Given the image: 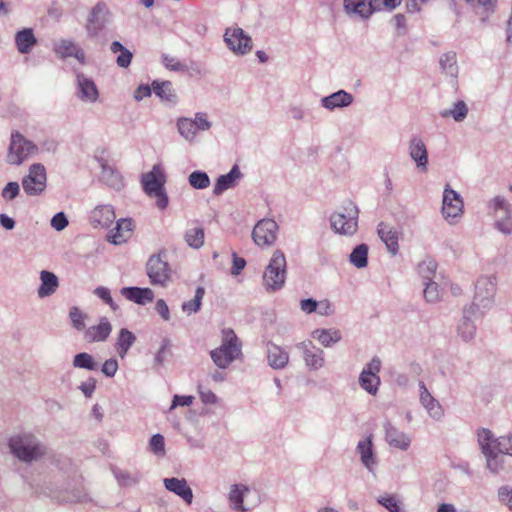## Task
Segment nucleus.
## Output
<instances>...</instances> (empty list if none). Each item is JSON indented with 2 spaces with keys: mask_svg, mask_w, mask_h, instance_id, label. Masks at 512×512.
<instances>
[{
  "mask_svg": "<svg viewBox=\"0 0 512 512\" xmlns=\"http://www.w3.org/2000/svg\"><path fill=\"white\" fill-rule=\"evenodd\" d=\"M111 20V12L104 2H98L90 11L86 32L88 37L94 38L109 24Z\"/></svg>",
  "mask_w": 512,
  "mask_h": 512,
  "instance_id": "obj_13",
  "label": "nucleus"
},
{
  "mask_svg": "<svg viewBox=\"0 0 512 512\" xmlns=\"http://www.w3.org/2000/svg\"><path fill=\"white\" fill-rule=\"evenodd\" d=\"M377 503L389 512H403L401 508V501L396 495L384 494L377 498Z\"/></svg>",
  "mask_w": 512,
  "mask_h": 512,
  "instance_id": "obj_54",
  "label": "nucleus"
},
{
  "mask_svg": "<svg viewBox=\"0 0 512 512\" xmlns=\"http://www.w3.org/2000/svg\"><path fill=\"white\" fill-rule=\"evenodd\" d=\"M243 177L242 172L237 164L233 165L230 171L220 175L214 184L213 194L219 196L226 190L234 188L238 181Z\"/></svg>",
  "mask_w": 512,
  "mask_h": 512,
  "instance_id": "obj_26",
  "label": "nucleus"
},
{
  "mask_svg": "<svg viewBox=\"0 0 512 512\" xmlns=\"http://www.w3.org/2000/svg\"><path fill=\"white\" fill-rule=\"evenodd\" d=\"M205 294V289L201 286L197 287L195 291L194 298L192 300L186 301L182 304V310L187 314L196 313L200 310L202 299Z\"/></svg>",
  "mask_w": 512,
  "mask_h": 512,
  "instance_id": "obj_51",
  "label": "nucleus"
},
{
  "mask_svg": "<svg viewBox=\"0 0 512 512\" xmlns=\"http://www.w3.org/2000/svg\"><path fill=\"white\" fill-rule=\"evenodd\" d=\"M266 347L268 365L275 370L284 369L289 362L288 352L272 341L267 342Z\"/></svg>",
  "mask_w": 512,
  "mask_h": 512,
  "instance_id": "obj_30",
  "label": "nucleus"
},
{
  "mask_svg": "<svg viewBox=\"0 0 512 512\" xmlns=\"http://www.w3.org/2000/svg\"><path fill=\"white\" fill-rule=\"evenodd\" d=\"M115 220V212L111 205H98L90 213V222L94 228H106Z\"/></svg>",
  "mask_w": 512,
  "mask_h": 512,
  "instance_id": "obj_32",
  "label": "nucleus"
},
{
  "mask_svg": "<svg viewBox=\"0 0 512 512\" xmlns=\"http://www.w3.org/2000/svg\"><path fill=\"white\" fill-rule=\"evenodd\" d=\"M76 95L86 103H95L99 98V91L94 80L84 73L76 71Z\"/></svg>",
  "mask_w": 512,
  "mask_h": 512,
  "instance_id": "obj_17",
  "label": "nucleus"
},
{
  "mask_svg": "<svg viewBox=\"0 0 512 512\" xmlns=\"http://www.w3.org/2000/svg\"><path fill=\"white\" fill-rule=\"evenodd\" d=\"M368 251L369 247L367 244L361 243L357 245L349 256L350 263L358 269L365 268L368 264Z\"/></svg>",
  "mask_w": 512,
  "mask_h": 512,
  "instance_id": "obj_43",
  "label": "nucleus"
},
{
  "mask_svg": "<svg viewBox=\"0 0 512 512\" xmlns=\"http://www.w3.org/2000/svg\"><path fill=\"white\" fill-rule=\"evenodd\" d=\"M353 95L343 89H340L328 96L321 98V106L328 111L343 109L349 107L353 103Z\"/></svg>",
  "mask_w": 512,
  "mask_h": 512,
  "instance_id": "obj_24",
  "label": "nucleus"
},
{
  "mask_svg": "<svg viewBox=\"0 0 512 512\" xmlns=\"http://www.w3.org/2000/svg\"><path fill=\"white\" fill-rule=\"evenodd\" d=\"M408 152L416 167L426 171L428 166V151L424 141L419 136H413L408 145Z\"/></svg>",
  "mask_w": 512,
  "mask_h": 512,
  "instance_id": "obj_23",
  "label": "nucleus"
},
{
  "mask_svg": "<svg viewBox=\"0 0 512 512\" xmlns=\"http://www.w3.org/2000/svg\"><path fill=\"white\" fill-rule=\"evenodd\" d=\"M359 385L370 395H376L380 386V377L367 375V373H360Z\"/></svg>",
  "mask_w": 512,
  "mask_h": 512,
  "instance_id": "obj_50",
  "label": "nucleus"
},
{
  "mask_svg": "<svg viewBox=\"0 0 512 512\" xmlns=\"http://www.w3.org/2000/svg\"><path fill=\"white\" fill-rule=\"evenodd\" d=\"M39 152V147L28 140L19 131H13L10 136L6 162L10 165H21L29 156Z\"/></svg>",
  "mask_w": 512,
  "mask_h": 512,
  "instance_id": "obj_8",
  "label": "nucleus"
},
{
  "mask_svg": "<svg viewBox=\"0 0 512 512\" xmlns=\"http://www.w3.org/2000/svg\"><path fill=\"white\" fill-rule=\"evenodd\" d=\"M94 294L99 297L105 304H107L113 311L118 309V305L111 297L110 290L107 287L99 286L95 288Z\"/></svg>",
  "mask_w": 512,
  "mask_h": 512,
  "instance_id": "obj_58",
  "label": "nucleus"
},
{
  "mask_svg": "<svg viewBox=\"0 0 512 512\" xmlns=\"http://www.w3.org/2000/svg\"><path fill=\"white\" fill-rule=\"evenodd\" d=\"M419 400L431 418L440 421L444 416V409L437 399L427 389L423 381L419 382Z\"/></svg>",
  "mask_w": 512,
  "mask_h": 512,
  "instance_id": "obj_19",
  "label": "nucleus"
},
{
  "mask_svg": "<svg viewBox=\"0 0 512 512\" xmlns=\"http://www.w3.org/2000/svg\"><path fill=\"white\" fill-rule=\"evenodd\" d=\"M112 473L118 484L122 487H128L137 484L140 481L139 474H131L117 467L112 468Z\"/></svg>",
  "mask_w": 512,
  "mask_h": 512,
  "instance_id": "obj_48",
  "label": "nucleus"
},
{
  "mask_svg": "<svg viewBox=\"0 0 512 512\" xmlns=\"http://www.w3.org/2000/svg\"><path fill=\"white\" fill-rule=\"evenodd\" d=\"M504 440L505 437L496 438L489 429L479 428L477 430V441L483 455L495 451L503 452L505 445Z\"/></svg>",
  "mask_w": 512,
  "mask_h": 512,
  "instance_id": "obj_20",
  "label": "nucleus"
},
{
  "mask_svg": "<svg viewBox=\"0 0 512 512\" xmlns=\"http://www.w3.org/2000/svg\"><path fill=\"white\" fill-rule=\"evenodd\" d=\"M149 446L153 453H155L157 455L165 454V440L161 434H159V433L154 434L150 438Z\"/></svg>",
  "mask_w": 512,
  "mask_h": 512,
  "instance_id": "obj_59",
  "label": "nucleus"
},
{
  "mask_svg": "<svg viewBox=\"0 0 512 512\" xmlns=\"http://www.w3.org/2000/svg\"><path fill=\"white\" fill-rule=\"evenodd\" d=\"M380 369H381V360L375 356L370 360V362H368L364 366L361 373H363V374L367 373V375L379 377L378 373L380 372Z\"/></svg>",
  "mask_w": 512,
  "mask_h": 512,
  "instance_id": "obj_63",
  "label": "nucleus"
},
{
  "mask_svg": "<svg viewBox=\"0 0 512 512\" xmlns=\"http://www.w3.org/2000/svg\"><path fill=\"white\" fill-rule=\"evenodd\" d=\"M472 317H480L478 312L474 310V306L464 307L463 317L457 327L458 334L464 341H470L475 336L476 326Z\"/></svg>",
  "mask_w": 512,
  "mask_h": 512,
  "instance_id": "obj_27",
  "label": "nucleus"
},
{
  "mask_svg": "<svg viewBox=\"0 0 512 512\" xmlns=\"http://www.w3.org/2000/svg\"><path fill=\"white\" fill-rule=\"evenodd\" d=\"M188 182L194 189L203 190L209 187L210 178L206 172L196 170L189 175Z\"/></svg>",
  "mask_w": 512,
  "mask_h": 512,
  "instance_id": "obj_52",
  "label": "nucleus"
},
{
  "mask_svg": "<svg viewBox=\"0 0 512 512\" xmlns=\"http://www.w3.org/2000/svg\"><path fill=\"white\" fill-rule=\"evenodd\" d=\"M437 263L433 259H425L417 266V272L423 283L436 278Z\"/></svg>",
  "mask_w": 512,
  "mask_h": 512,
  "instance_id": "obj_45",
  "label": "nucleus"
},
{
  "mask_svg": "<svg viewBox=\"0 0 512 512\" xmlns=\"http://www.w3.org/2000/svg\"><path fill=\"white\" fill-rule=\"evenodd\" d=\"M120 294L127 300L138 305L151 303L155 298L153 290L148 287H123L120 290Z\"/></svg>",
  "mask_w": 512,
  "mask_h": 512,
  "instance_id": "obj_28",
  "label": "nucleus"
},
{
  "mask_svg": "<svg viewBox=\"0 0 512 512\" xmlns=\"http://www.w3.org/2000/svg\"><path fill=\"white\" fill-rule=\"evenodd\" d=\"M8 446L20 461L31 463L46 454V446L32 433H19L10 437Z\"/></svg>",
  "mask_w": 512,
  "mask_h": 512,
  "instance_id": "obj_1",
  "label": "nucleus"
},
{
  "mask_svg": "<svg viewBox=\"0 0 512 512\" xmlns=\"http://www.w3.org/2000/svg\"><path fill=\"white\" fill-rule=\"evenodd\" d=\"M504 452L495 451L484 455L486 458V467L493 474H499L504 470Z\"/></svg>",
  "mask_w": 512,
  "mask_h": 512,
  "instance_id": "obj_47",
  "label": "nucleus"
},
{
  "mask_svg": "<svg viewBox=\"0 0 512 512\" xmlns=\"http://www.w3.org/2000/svg\"><path fill=\"white\" fill-rule=\"evenodd\" d=\"M441 72L451 79L455 80L458 76L459 67L457 55L454 51H448L439 58Z\"/></svg>",
  "mask_w": 512,
  "mask_h": 512,
  "instance_id": "obj_39",
  "label": "nucleus"
},
{
  "mask_svg": "<svg viewBox=\"0 0 512 512\" xmlns=\"http://www.w3.org/2000/svg\"><path fill=\"white\" fill-rule=\"evenodd\" d=\"M136 342V336L127 328H121L118 332L117 340L115 343V350L121 359H124L129 349Z\"/></svg>",
  "mask_w": 512,
  "mask_h": 512,
  "instance_id": "obj_38",
  "label": "nucleus"
},
{
  "mask_svg": "<svg viewBox=\"0 0 512 512\" xmlns=\"http://www.w3.org/2000/svg\"><path fill=\"white\" fill-rule=\"evenodd\" d=\"M132 233V222L130 219L121 218L117 221L116 227L109 232V242L119 245L128 240Z\"/></svg>",
  "mask_w": 512,
  "mask_h": 512,
  "instance_id": "obj_35",
  "label": "nucleus"
},
{
  "mask_svg": "<svg viewBox=\"0 0 512 512\" xmlns=\"http://www.w3.org/2000/svg\"><path fill=\"white\" fill-rule=\"evenodd\" d=\"M227 48L236 56H245L253 49V40L242 28L228 27L223 34Z\"/></svg>",
  "mask_w": 512,
  "mask_h": 512,
  "instance_id": "obj_10",
  "label": "nucleus"
},
{
  "mask_svg": "<svg viewBox=\"0 0 512 512\" xmlns=\"http://www.w3.org/2000/svg\"><path fill=\"white\" fill-rule=\"evenodd\" d=\"M163 483H164V487L168 491L174 493L175 495H177L178 497L183 499V501L186 504H188V505L192 504L193 491L188 486L186 479L176 478V477L165 478L163 480Z\"/></svg>",
  "mask_w": 512,
  "mask_h": 512,
  "instance_id": "obj_29",
  "label": "nucleus"
},
{
  "mask_svg": "<svg viewBox=\"0 0 512 512\" xmlns=\"http://www.w3.org/2000/svg\"><path fill=\"white\" fill-rule=\"evenodd\" d=\"M358 207L348 202L330 216L332 230L340 235L350 236L356 233L358 228Z\"/></svg>",
  "mask_w": 512,
  "mask_h": 512,
  "instance_id": "obj_6",
  "label": "nucleus"
},
{
  "mask_svg": "<svg viewBox=\"0 0 512 512\" xmlns=\"http://www.w3.org/2000/svg\"><path fill=\"white\" fill-rule=\"evenodd\" d=\"M496 290V276L483 275L477 279L473 302L470 306H474L479 316H484L493 307Z\"/></svg>",
  "mask_w": 512,
  "mask_h": 512,
  "instance_id": "obj_5",
  "label": "nucleus"
},
{
  "mask_svg": "<svg viewBox=\"0 0 512 512\" xmlns=\"http://www.w3.org/2000/svg\"><path fill=\"white\" fill-rule=\"evenodd\" d=\"M463 199L461 195L447 185L443 191L442 215L449 224H455L463 214Z\"/></svg>",
  "mask_w": 512,
  "mask_h": 512,
  "instance_id": "obj_12",
  "label": "nucleus"
},
{
  "mask_svg": "<svg viewBox=\"0 0 512 512\" xmlns=\"http://www.w3.org/2000/svg\"><path fill=\"white\" fill-rule=\"evenodd\" d=\"M377 233L380 239L385 243L387 250L396 255L399 251V235L398 231L391 225L381 222L378 225Z\"/></svg>",
  "mask_w": 512,
  "mask_h": 512,
  "instance_id": "obj_33",
  "label": "nucleus"
},
{
  "mask_svg": "<svg viewBox=\"0 0 512 512\" xmlns=\"http://www.w3.org/2000/svg\"><path fill=\"white\" fill-rule=\"evenodd\" d=\"M488 208L495 218V228L504 235H511L512 204L503 196H496L488 202Z\"/></svg>",
  "mask_w": 512,
  "mask_h": 512,
  "instance_id": "obj_9",
  "label": "nucleus"
},
{
  "mask_svg": "<svg viewBox=\"0 0 512 512\" xmlns=\"http://www.w3.org/2000/svg\"><path fill=\"white\" fill-rule=\"evenodd\" d=\"M171 346V342L168 338H163L161 342V346L154 357L155 366H162L166 360V354L169 351Z\"/></svg>",
  "mask_w": 512,
  "mask_h": 512,
  "instance_id": "obj_61",
  "label": "nucleus"
},
{
  "mask_svg": "<svg viewBox=\"0 0 512 512\" xmlns=\"http://www.w3.org/2000/svg\"><path fill=\"white\" fill-rule=\"evenodd\" d=\"M53 51L62 60L73 57L82 65L87 62L83 48L70 38H61L54 41Z\"/></svg>",
  "mask_w": 512,
  "mask_h": 512,
  "instance_id": "obj_14",
  "label": "nucleus"
},
{
  "mask_svg": "<svg viewBox=\"0 0 512 512\" xmlns=\"http://www.w3.org/2000/svg\"><path fill=\"white\" fill-rule=\"evenodd\" d=\"M499 501L509 507L512 511V487L505 485L498 489Z\"/></svg>",
  "mask_w": 512,
  "mask_h": 512,
  "instance_id": "obj_64",
  "label": "nucleus"
},
{
  "mask_svg": "<svg viewBox=\"0 0 512 512\" xmlns=\"http://www.w3.org/2000/svg\"><path fill=\"white\" fill-rule=\"evenodd\" d=\"M166 176L160 164H156L152 169L142 174L141 184L143 191L151 198H156V206L160 210L167 208L169 199L165 191Z\"/></svg>",
  "mask_w": 512,
  "mask_h": 512,
  "instance_id": "obj_4",
  "label": "nucleus"
},
{
  "mask_svg": "<svg viewBox=\"0 0 512 512\" xmlns=\"http://www.w3.org/2000/svg\"><path fill=\"white\" fill-rule=\"evenodd\" d=\"M17 49L22 54H28L37 43L36 37L31 28L18 31L15 35Z\"/></svg>",
  "mask_w": 512,
  "mask_h": 512,
  "instance_id": "obj_40",
  "label": "nucleus"
},
{
  "mask_svg": "<svg viewBox=\"0 0 512 512\" xmlns=\"http://www.w3.org/2000/svg\"><path fill=\"white\" fill-rule=\"evenodd\" d=\"M146 274L153 286L167 287L172 281L173 271L166 259V253L152 254L146 263Z\"/></svg>",
  "mask_w": 512,
  "mask_h": 512,
  "instance_id": "obj_7",
  "label": "nucleus"
},
{
  "mask_svg": "<svg viewBox=\"0 0 512 512\" xmlns=\"http://www.w3.org/2000/svg\"><path fill=\"white\" fill-rule=\"evenodd\" d=\"M154 94L161 99V101L176 104L177 95L170 81L154 80L151 83Z\"/></svg>",
  "mask_w": 512,
  "mask_h": 512,
  "instance_id": "obj_37",
  "label": "nucleus"
},
{
  "mask_svg": "<svg viewBox=\"0 0 512 512\" xmlns=\"http://www.w3.org/2000/svg\"><path fill=\"white\" fill-rule=\"evenodd\" d=\"M162 63L167 69L171 71L183 72L186 70V66L184 64H182L175 57H172L170 55L164 54L162 56Z\"/></svg>",
  "mask_w": 512,
  "mask_h": 512,
  "instance_id": "obj_62",
  "label": "nucleus"
},
{
  "mask_svg": "<svg viewBox=\"0 0 512 512\" xmlns=\"http://www.w3.org/2000/svg\"><path fill=\"white\" fill-rule=\"evenodd\" d=\"M343 7L346 15L362 20L370 18L376 11L371 0H344Z\"/></svg>",
  "mask_w": 512,
  "mask_h": 512,
  "instance_id": "obj_21",
  "label": "nucleus"
},
{
  "mask_svg": "<svg viewBox=\"0 0 512 512\" xmlns=\"http://www.w3.org/2000/svg\"><path fill=\"white\" fill-rule=\"evenodd\" d=\"M242 356V342L231 328L221 331V345L210 351V357L219 369H226Z\"/></svg>",
  "mask_w": 512,
  "mask_h": 512,
  "instance_id": "obj_2",
  "label": "nucleus"
},
{
  "mask_svg": "<svg viewBox=\"0 0 512 512\" xmlns=\"http://www.w3.org/2000/svg\"><path fill=\"white\" fill-rule=\"evenodd\" d=\"M196 132L208 131L212 127V123L208 120V116L204 112H197L192 119Z\"/></svg>",
  "mask_w": 512,
  "mask_h": 512,
  "instance_id": "obj_57",
  "label": "nucleus"
},
{
  "mask_svg": "<svg viewBox=\"0 0 512 512\" xmlns=\"http://www.w3.org/2000/svg\"><path fill=\"white\" fill-rule=\"evenodd\" d=\"M295 347L302 352L303 360L309 370H319L324 366V351L311 340L298 342Z\"/></svg>",
  "mask_w": 512,
  "mask_h": 512,
  "instance_id": "obj_15",
  "label": "nucleus"
},
{
  "mask_svg": "<svg viewBox=\"0 0 512 512\" xmlns=\"http://www.w3.org/2000/svg\"><path fill=\"white\" fill-rule=\"evenodd\" d=\"M468 114V107L466 103L462 100L457 101L454 103L453 108L451 109H444L440 111V116L442 118H449L452 117L456 122L463 121Z\"/></svg>",
  "mask_w": 512,
  "mask_h": 512,
  "instance_id": "obj_44",
  "label": "nucleus"
},
{
  "mask_svg": "<svg viewBox=\"0 0 512 512\" xmlns=\"http://www.w3.org/2000/svg\"><path fill=\"white\" fill-rule=\"evenodd\" d=\"M423 285V295L426 301L429 303L438 302L441 298V290L439 288L438 283L435 280H433L424 282Z\"/></svg>",
  "mask_w": 512,
  "mask_h": 512,
  "instance_id": "obj_55",
  "label": "nucleus"
},
{
  "mask_svg": "<svg viewBox=\"0 0 512 512\" xmlns=\"http://www.w3.org/2000/svg\"><path fill=\"white\" fill-rule=\"evenodd\" d=\"M176 125L179 134L186 140L191 141L196 137L197 132L194 128L192 118L180 117L178 118Z\"/></svg>",
  "mask_w": 512,
  "mask_h": 512,
  "instance_id": "obj_49",
  "label": "nucleus"
},
{
  "mask_svg": "<svg viewBox=\"0 0 512 512\" xmlns=\"http://www.w3.org/2000/svg\"><path fill=\"white\" fill-rule=\"evenodd\" d=\"M98 163L101 167V181L116 191L123 189L125 183L121 173L113 166L109 165L107 161L102 158L98 159Z\"/></svg>",
  "mask_w": 512,
  "mask_h": 512,
  "instance_id": "obj_25",
  "label": "nucleus"
},
{
  "mask_svg": "<svg viewBox=\"0 0 512 512\" xmlns=\"http://www.w3.org/2000/svg\"><path fill=\"white\" fill-rule=\"evenodd\" d=\"M383 428L385 432V441L389 446L402 451L408 450L411 444V439L405 432L392 425L389 420L384 422Z\"/></svg>",
  "mask_w": 512,
  "mask_h": 512,
  "instance_id": "obj_22",
  "label": "nucleus"
},
{
  "mask_svg": "<svg viewBox=\"0 0 512 512\" xmlns=\"http://www.w3.org/2000/svg\"><path fill=\"white\" fill-rule=\"evenodd\" d=\"M185 241L192 248L202 247L204 244V230L201 227L188 229L185 233Z\"/></svg>",
  "mask_w": 512,
  "mask_h": 512,
  "instance_id": "obj_53",
  "label": "nucleus"
},
{
  "mask_svg": "<svg viewBox=\"0 0 512 512\" xmlns=\"http://www.w3.org/2000/svg\"><path fill=\"white\" fill-rule=\"evenodd\" d=\"M287 262L284 253L277 249L273 252L262 276V286L267 293L280 291L286 283Z\"/></svg>",
  "mask_w": 512,
  "mask_h": 512,
  "instance_id": "obj_3",
  "label": "nucleus"
},
{
  "mask_svg": "<svg viewBox=\"0 0 512 512\" xmlns=\"http://www.w3.org/2000/svg\"><path fill=\"white\" fill-rule=\"evenodd\" d=\"M251 490L244 484H233L228 493L230 507L236 512H246L249 507L245 506L244 499L250 494Z\"/></svg>",
  "mask_w": 512,
  "mask_h": 512,
  "instance_id": "obj_31",
  "label": "nucleus"
},
{
  "mask_svg": "<svg viewBox=\"0 0 512 512\" xmlns=\"http://www.w3.org/2000/svg\"><path fill=\"white\" fill-rule=\"evenodd\" d=\"M73 366L79 369H86L89 371H95L98 369L99 364L95 361L92 355L87 352H81L74 356Z\"/></svg>",
  "mask_w": 512,
  "mask_h": 512,
  "instance_id": "obj_46",
  "label": "nucleus"
},
{
  "mask_svg": "<svg viewBox=\"0 0 512 512\" xmlns=\"http://www.w3.org/2000/svg\"><path fill=\"white\" fill-rule=\"evenodd\" d=\"M111 331V323L106 317H102L98 325L91 326L86 330L85 336L90 342H102L109 337Z\"/></svg>",
  "mask_w": 512,
  "mask_h": 512,
  "instance_id": "obj_36",
  "label": "nucleus"
},
{
  "mask_svg": "<svg viewBox=\"0 0 512 512\" xmlns=\"http://www.w3.org/2000/svg\"><path fill=\"white\" fill-rule=\"evenodd\" d=\"M110 51L113 54H116V64L120 68H128L133 59V53L128 50L123 44L119 41H113L110 45Z\"/></svg>",
  "mask_w": 512,
  "mask_h": 512,
  "instance_id": "obj_42",
  "label": "nucleus"
},
{
  "mask_svg": "<svg viewBox=\"0 0 512 512\" xmlns=\"http://www.w3.org/2000/svg\"><path fill=\"white\" fill-rule=\"evenodd\" d=\"M20 192V186L17 182L11 181L2 189L1 196L6 201L14 200Z\"/></svg>",
  "mask_w": 512,
  "mask_h": 512,
  "instance_id": "obj_60",
  "label": "nucleus"
},
{
  "mask_svg": "<svg viewBox=\"0 0 512 512\" xmlns=\"http://www.w3.org/2000/svg\"><path fill=\"white\" fill-rule=\"evenodd\" d=\"M356 451L360 456L362 465L372 474L378 465L377 455L374 449L373 436L369 435L357 443Z\"/></svg>",
  "mask_w": 512,
  "mask_h": 512,
  "instance_id": "obj_18",
  "label": "nucleus"
},
{
  "mask_svg": "<svg viewBox=\"0 0 512 512\" xmlns=\"http://www.w3.org/2000/svg\"><path fill=\"white\" fill-rule=\"evenodd\" d=\"M86 317V314H84L78 307L74 306L69 310V318L72 326L78 331L84 330Z\"/></svg>",
  "mask_w": 512,
  "mask_h": 512,
  "instance_id": "obj_56",
  "label": "nucleus"
},
{
  "mask_svg": "<svg viewBox=\"0 0 512 512\" xmlns=\"http://www.w3.org/2000/svg\"><path fill=\"white\" fill-rule=\"evenodd\" d=\"M40 286L37 290L38 297L43 299L53 295L59 287V279L55 273L42 270L39 275Z\"/></svg>",
  "mask_w": 512,
  "mask_h": 512,
  "instance_id": "obj_34",
  "label": "nucleus"
},
{
  "mask_svg": "<svg viewBox=\"0 0 512 512\" xmlns=\"http://www.w3.org/2000/svg\"><path fill=\"white\" fill-rule=\"evenodd\" d=\"M47 184L46 168L41 163L32 164L27 175L22 178V187L28 196L41 195Z\"/></svg>",
  "mask_w": 512,
  "mask_h": 512,
  "instance_id": "obj_11",
  "label": "nucleus"
},
{
  "mask_svg": "<svg viewBox=\"0 0 512 512\" xmlns=\"http://www.w3.org/2000/svg\"><path fill=\"white\" fill-rule=\"evenodd\" d=\"M278 225L272 219H262L254 227L252 238L258 246H270L277 238Z\"/></svg>",
  "mask_w": 512,
  "mask_h": 512,
  "instance_id": "obj_16",
  "label": "nucleus"
},
{
  "mask_svg": "<svg viewBox=\"0 0 512 512\" xmlns=\"http://www.w3.org/2000/svg\"><path fill=\"white\" fill-rule=\"evenodd\" d=\"M311 336L324 347H331L342 339L341 332L336 329H315Z\"/></svg>",
  "mask_w": 512,
  "mask_h": 512,
  "instance_id": "obj_41",
  "label": "nucleus"
}]
</instances>
